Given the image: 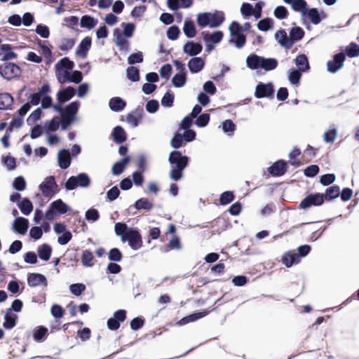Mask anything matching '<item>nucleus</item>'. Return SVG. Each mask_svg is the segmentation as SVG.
Masks as SVG:
<instances>
[{"label": "nucleus", "instance_id": "39", "mask_svg": "<svg viewBox=\"0 0 359 359\" xmlns=\"http://www.w3.org/2000/svg\"><path fill=\"white\" fill-rule=\"evenodd\" d=\"M18 208L24 215H29L33 210V204L27 198H23L21 201L17 203Z\"/></svg>", "mask_w": 359, "mask_h": 359}, {"label": "nucleus", "instance_id": "10", "mask_svg": "<svg viewBox=\"0 0 359 359\" xmlns=\"http://www.w3.org/2000/svg\"><path fill=\"white\" fill-rule=\"evenodd\" d=\"M274 86L271 82L267 83L259 82L255 88V96L258 99L273 98L274 96Z\"/></svg>", "mask_w": 359, "mask_h": 359}, {"label": "nucleus", "instance_id": "29", "mask_svg": "<svg viewBox=\"0 0 359 359\" xmlns=\"http://www.w3.org/2000/svg\"><path fill=\"white\" fill-rule=\"evenodd\" d=\"M263 56H259L255 53H252L246 58L247 67L252 69L255 70L260 69Z\"/></svg>", "mask_w": 359, "mask_h": 359}, {"label": "nucleus", "instance_id": "58", "mask_svg": "<svg viewBox=\"0 0 359 359\" xmlns=\"http://www.w3.org/2000/svg\"><path fill=\"white\" fill-rule=\"evenodd\" d=\"M273 14L279 20L286 19L289 15L288 11L284 6H278L275 8Z\"/></svg>", "mask_w": 359, "mask_h": 359}, {"label": "nucleus", "instance_id": "36", "mask_svg": "<svg viewBox=\"0 0 359 359\" xmlns=\"http://www.w3.org/2000/svg\"><path fill=\"white\" fill-rule=\"evenodd\" d=\"M74 67V62L67 57L62 58L55 65L56 72H59L60 70L69 72L72 70Z\"/></svg>", "mask_w": 359, "mask_h": 359}, {"label": "nucleus", "instance_id": "55", "mask_svg": "<svg viewBox=\"0 0 359 359\" xmlns=\"http://www.w3.org/2000/svg\"><path fill=\"white\" fill-rule=\"evenodd\" d=\"M123 254L117 248H111L108 253V259L111 262H118L121 261Z\"/></svg>", "mask_w": 359, "mask_h": 359}, {"label": "nucleus", "instance_id": "57", "mask_svg": "<svg viewBox=\"0 0 359 359\" xmlns=\"http://www.w3.org/2000/svg\"><path fill=\"white\" fill-rule=\"evenodd\" d=\"M144 60L143 53L141 51H137L131 53L128 57V63L130 65L136 63H141Z\"/></svg>", "mask_w": 359, "mask_h": 359}, {"label": "nucleus", "instance_id": "40", "mask_svg": "<svg viewBox=\"0 0 359 359\" xmlns=\"http://www.w3.org/2000/svg\"><path fill=\"white\" fill-rule=\"evenodd\" d=\"M278 65V60L273 57H262L260 69L266 72H270L277 68Z\"/></svg>", "mask_w": 359, "mask_h": 359}, {"label": "nucleus", "instance_id": "33", "mask_svg": "<svg viewBox=\"0 0 359 359\" xmlns=\"http://www.w3.org/2000/svg\"><path fill=\"white\" fill-rule=\"evenodd\" d=\"M18 316L11 312V310H7L4 315V322L3 326L6 330L13 329L17 323Z\"/></svg>", "mask_w": 359, "mask_h": 359}, {"label": "nucleus", "instance_id": "24", "mask_svg": "<svg viewBox=\"0 0 359 359\" xmlns=\"http://www.w3.org/2000/svg\"><path fill=\"white\" fill-rule=\"evenodd\" d=\"M113 141L116 144H122L127 140V133L121 126H116L111 131Z\"/></svg>", "mask_w": 359, "mask_h": 359}, {"label": "nucleus", "instance_id": "15", "mask_svg": "<svg viewBox=\"0 0 359 359\" xmlns=\"http://www.w3.org/2000/svg\"><path fill=\"white\" fill-rule=\"evenodd\" d=\"M72 156L69 149H62L57 154L58 166L63 170L67 169L72 163Z\"/></svg>", "mask_w": 359, "mask_h": 359}, {"label": "nucleus", "instance_id": "2", "mask_svg": "<svg viewBox=\"0 0 359 359\" xmlns=\"http://www.w3.org/2000/svg\"><path fill=\"white\" fill-rule=\"evenodd\" d=\"M190 158L183 155L178 150L172 151L168 156V162L171 165L170 178L173 181H179L183 177V172L188 166Z\"/></svg>", "mask_w": 359, "mask_h": 359}, {"label": "nucleus", "instance_id": "20", "mask_svg": "<svg viewBox=\"0 0 359 359\" xmlns=\"http://www.w3.org/2000/svg\"><path fill=\"white\" fill-rule=\"evenodd\" d=\"M209 313L208 311L203 310L201 311H195L189 315H187L180 319L177 324L182 326L187 325L189 323L194 322L197 320H199L205 316H206Z\"/></svg>", "mask_w": 359, "mask_h": 359}, {"label": "nucleus", "instance_id": "9", "mask_svg": "<svg viewBox=\"0 0 359 359\" xmlns=\"http://www.w3.org/2000/svg\"><path fill=\"white\" fill-rule=\"evenodd\" d=\"M21 74V69L18 65L13 62H6L0 66V74L5 79L11 80L15 77L19 76Z\"/></svg>", "mask_w": 359, "mask_h": 359}, {"label": "nucleus", "instance_id": "3", "mask_svg": "<svg viewBox=\"0 0 359 359\" xmlns=\"http://www.w3.org/2000/svg\"><path fill=\"white\" fill-rule=\"evenodd\" d=\"M304 34L305 32L302 27L295 26L290 30L289 36L285 29H279L275 34V39L281 46L285 49H290L295 42L303 39Z\"/></svg>", "mask_w": 359, "mask_h": 359}, {"label": "nucleus", "instance_id": "21", "mask_svg": "<svg viewBox=\"0 0 359 359\" xmlns=\"http://www.w3.org/2000/svg\"><path fill=\"white\" fill-rule=\"evenodd\" d=\"M282 263L287 268L300 262L299 256L292 250L285 252L282 256Z\"/></svg>", "mask_w": 359, "mask_h": 359}, {"label": "nucleus", "instance_id": "41", "mask_svg": "<svg viewBox=\"0 0 359 359\" xmlns=\"http://www.w3.org/2000/svg\"><path fill=\"white\" fill-rule=\"evenodd\" d=\"M340 188L338 185H333L326 189L325 194H323L325 201H331L339 196Z\"/></svg>", "mask_w": 359, "mask_h": 359}, {"label": "nucleus", "instance_id": "47", "mask_svg": "<svg viewBox=\"0 0 359 359\" xmlns=\"http://www.w3.org/2000/svg\"><path fill=\"white\" fill-rule=\"evenodd\" d=\"M257 26L259 30L267 32L273 28V20L268 17L263 18L258 22Z\"/></svg>", "mask_w": 359, "mask_h": 359}, {"label": "nucleus", "instance_id": "61", "mask_svg": "<svg viewBox=\"0 0 359 359\" xmlns=\"http://www.w3.org/2000/svg\"><path fill=\"white\" fill-rule=\"evenodd\" d=\"M85 217L88 222H95L99 219L100 213L97 209L90 208L86 212Z\"/></svg>", "mask_w": 359, "mask_h": 359}, {"label": "nucleus", "instance_id": "56", "mask_svg": "<svg viewBox=\"0 0 359 359\" xmlns=\"http://www.w3.org/2000/svg\"><path fill=\"white\" fill-rule=\"evenodd\" d=\"M346 54L349 57H358L359 55V46L354 42H351L346 48Z\"/></svg>", "mask_w": 359, "mask_h": 359}, {"label": "nucleus", "instance_id": "11", "mask_svg": "<svg viewBox=\"0 0 359 359\" xmlns=\"http://www.w3.org/2000/svg\"><path fill=\"white\" fill-rule=\"evenodd\" d=\"M126 319V311L119 309L114 313L111 318L107 320V327L109 330L114 331L117 330L121 325V323L124 322Z\"/></svg>", "mask_w": 359, "mask_h": 359}, {"label": "nucleus", "instance_id": "32", "mask_svg": "<svg viewBox=\"0 0 359 359\" xmlns=\"http://www.w3.org/2000/svg\"><path fill=\"white\" fill-rule=\"evenodd\" d=\"M13 102L14 98L10 93H0V110L11 109Z\"/></svg>", "mask_w": 359, "mask_h": 359}, {"label": "nucleus", "instance_id": "4", "mask_svg": "<svg viewBox=\"0 0 359 359\" xmlns=\"http://www.w3.org/2000/svg\"><path fill=\"white\" fill-rule=\"evenodd\" d=\"M224 14L222 11L200 13L196 17L197 25L201 28L206 27L210 28L218 27L224 22Z\"/></svg>", "mask_w": 359, "mask_h": 359}, {"label": "nucleus", "instance_id": "62", "mask_svg": "<svg viewBox=\"0 0 359 359\" xmlns=\"http://www.w3.org/2000/svg\"><path fill=\"white\" fill-rule=\"evenodd\" d=\"M121 26L123 28V34L126 38H130L133 36L135 29V25L133 22H123Z\"/></svg>", "mask_w": 359, "mask_h": 359}, {"label": "nucleus", "instance_id": "49", "mask_svg": "<svg viewBox=\"0 0 359 359\" xmlns=\"http://www.w3.org/2000/svg\"><path fill=\"white\" fill-rule=\"evenodd\" d=\"M126 76L128 79L133 82H137L140 80V70L137 67L130 66L126 69Z\"/></svg>", "mask_w": 359, "mask_h": 359}, {"label": "nucleus", "instance_id": "22", "mask_svg": "<svg viewBox=\"0 0 359 359\" xmlns=\"http://www.w3.org/2000/svg\"><path fill=\"white\" fill-rule=\"evenodd\" d=\"M187 66L191 73L197 74L204 68L205 60L201 57H194L189 60Z\"/></svg>", "mask_w": 359, "mask_h": 359}, {"label": "nucleus", "instance_id": "51", "mask_svg": "<svg viewBox=\"0 0 359 359\" xmlns=\"http://www.w3.org/2000/svg\"><path fill=\"white\" fill-rule=\"evenodd\" d=\"M185 144L182 134L176 133L170 140V145L175 149H180Z\"/></svg>", "mask_w": 359, "mask_h": 359}, {"label": "nucleus", "instance_id": "27", "mask_svg": "<svg viewBox=\"0 0 359 359\" xmlns=\"http://www.w3.org/2000/svg\"><path fill=\"white\" fill-rule=\"evenodd\" d=\"M0 55H3L2 60L5 62L17 57V54L12 50V46L8 43L0 44Z\"/></svg>", "mask_w": 359, "mask_h": 359}, {"label": "nucleus", "instance_id": "28", "mask_svg": "<svg viewBox=\"0 0 359 359\" xmlns=\"http://www.w3.org/2000/svg\"><path fill=\"white\" fill-rule=\"evenodd\" d=\"M297 70L307 72L310 69V65L307 56L305 54H300L294 60Z\"/></svg>", "mask_w": 359, "mask_h": 359}, {"label": "nucleus", "instance_id": "6", "mask_svg": "<svg viewBox=\"0 0 359 359\" xmlns=\"http://www.w3.org/2000/svg\"><path fill=\"white\" fill-rule=\"evenodd\" d=\"M229 30L232 36L229 42L234 43L237 48H243L246 43V36L241 30V24L237 21H233L229 25Z\"/></svg>", "mask_w": 359, "mask_h": 359}, {"label": "nucleus", "instance_id": "63", "mask_svg": "<svg viewBox=\"0 0 359 359\" xmlns=\"http://www.w3.org/2000/svg\"><path fill=\"white\" fill-rule=\"evenodd\" d=\"M336 176L333 173H327L320 177V183L323 186H329L334 182Z\"/></svg>", "mask_w": 359, "mask_h": 359}, {"label": "nucleus", "instance_id": "17", "mask_svg": "<svg viewBox=\"0 0 359 359\" xmlns=\"http://www.w3.org/2000/svg\"><path fill=\"white\" fill-rule=\"evenodd\" d=\"M202 50V44L194 41H188L183 46V52L193 57L201 53Z\"/></svg>", "mask_w": 359, "mask_h": 359}, {"label": "nucleus", "instance_id": "1", "mask_svg": "<svg viewBox=\"0 0 359 359\" xmlns=\"http://www.w3.org/2000/svg\"><path fill=\"white\" fill-rule=\"evenodd\" d=\"M114 232L122 242H128L133 250H137L143 245L142 235L137 228L129 227L124 222H117L114 225Z\"/></svg>", "mask_w": 359, "mask_h": 359}, {"label": "nucleus", "instance_id": "45", "mask_svg": "<svg viewBox=\"0 0 359 359\" xmlns=\"http://www.w3.org/2000/svg\"><path fill=\"white\" fill-rule=\"evenodd\" d=\"M60 118L58 116H54L51 120L47 121L43 126L46 133L57 131L60 127Z\"/></svg>", "mask_w": 359, "mask_h": 359}, {"label": "nucleus", "instance_id": "30", "mask_svg": "<svg viewBox=\"0 0 359 359\" xmlns=\"http://www.w3.org/2000/svg\"><path fill=\"white\" fill-rule=\"evenodd\" d=\"M201 34L204 41H207L215 44L219 43L222 40L224 36L223 32L219 30L215 31L212 33L203 32Z\"/></svg>", "mask_w": 359, "mask_h": 359}, {"label": "nucleus", "instance_id": "37", "mask_svg": "<svg viewBox=\"0 0 359 359\" xmlns=\"http://www.w3.org/2000/svg\"><path fill=\"white\" fill-rule=\"evenodd\" d=\"M97 20L94 17L89 15H84L80 20V26L82 28L91 30L97 25Z\"/></svg>", "mask_w": 359, "mask_h": 359}, {"label": "nucleus", "instance_id": "16", "mask_svg": "<svg viewBox=\"0 0 359 359\" xmlns=\"http://www.w3.org/2000/svg\"><path fill=\"white\" fill-rule=\"evenodd\" d=\"M76 94V90L73 86H67L59 90L56 94L57 101L60 104H65L70 100Z\"/></svg>", "mask_w": 359, "mask_h": 359}, {"label": "nucleus", "instance_id": "35", "mask_svg": "<svg viewBox=\"0 0 359 359\" xmlns=\"http://www.w3.org/2000/svg\"><path fill=\"white\" fill-rule=\"evenodd\" d=\"M52 248L47 243L39 245L37 248V254L39 257L43 261H48L52 254Z\"/></svg>", "mask_w": 359, "mask_h": 359}, {"label": "nucleus", "instance_id": "23", "mask_svg": "<svg viewBox=\"0 0 359 359\" xmlns=\"http://www.w3.org/2000/svg\"><path fill=\"white\" fill-rule=\"evenodd\" d=\"M92 40L89 36L85 37L76 49V55L83 58H86L88 50L91 46Z\"/></svg>", "mask_w": 359, "mask_h": 359}, {"label": "nucleus", "instance_id": "46", "mask_svg": "<svg viewBox=\"0 0 359 359\" xmlns=\"http://www.w3.org/2000/svg\"><path fill=\"white\" fill-rule=\"evenodd\" d=\"M302 72L297 69L292 68L290 70L288 74V80L290 83L295 86H297L300 83Z\"/></svg>", "mask_w": 359, "mask_h": 359}, {"label": "nucleus", "instance_id": "7", "mask_svg": "<svg viewBox=\"0 0 359 359\" xmlns=\"http://www.w3.org/2000/svg\"><path fill=\"white\" fill-rule=\"evenodd\" d=\"M43 195L48 198L53 197L57 192V184L54 176H48L45 181L40 184L39 187Z\"/></svg>", "mask_w": 359, "mask_h": 359}, {"label": "nucleus", "instance_id": "12", "mask_svg": "<svg viewBox=\"0 0 359 359\" xmlns=\"http://www.w3.org/2000/svg\"><path fill=\"white\" fill-rule=\"evenodd\" d=\"M346 54L344 53L340 52L336 53L333 59L327 62V72L332 74L338 72L344 66Z\"/></svg>", "mask_w": 359, "mask_h": 359}, {"label": "nucleus", "instance_id": "64", "mask_svg": "<svg viewBox=\"0 0 359 359\" xmlns=\"http://www.w3.org/2000/svg\"><path fill=\"white\" fill-rule=\"evenodd\" d=\"M13 189L18 191H22L26 188V182L25 178L22 176H18L15 177L13 182Z\"/></svg>", "mask_w": 359, "mask_h": 359}, {"label": "nucleus", "instance_id": "26", "mask_svg": "<svg viewBox=\"0 0 359 359\" xmlns=\"http://www.w3.org/2000/svg\"><path fill=\"white\" fill-rule=\"evenodd\" d=\"M130 161V156H126L122 158L120 161L114 163L111 168V172L114 175L118 176L123 173L127 165Z\"/></svg>", "mask_w": 359, "mask_h": 359}, {"label": "nucleus", "instance_id": "48", "mask_svg": "<svg viewBox=\"0 0 359 359\" xmlns=\"http://www.w3.org/2000/svg\"><path fill=\"white\" fill-rule=\"evenodd\" d=\"M48 334V328L40 325L36 328L33 334V338L36 341L40 342L44 340Z\"/></svg>", "mask_w": 359, "mask_h": 359}, {"label": "nucleus", "instance_id": "38", "mask_svg": "<svg viewBox=\"0 0 359 359\" xmlns=\"http://www.w3.org/2000/svg\"><path fill=\"white\" fill-rule=\"evenodd\" d=\"M51 208H53L54 211L57 214L63 215L70 210L69 206H68L62 199H57L53 201L51 203Z\"/></svg>", "mask_w": 359, "mask_h": 359}, {"label": "nucleus", "instance_id": "60", "mask_svg": "<svg viewBox=\"0 0 359 359\" xmlns=\"http://www.w3.org/2000/svg\"><path fill=\"white\" fill-rule=\"evenodd\" d=\"M42 115L41 108L38 107L33 111L31 114L27 118V123L29 126H32L34 122L39 121Z\"/></svg>", "mask_w": 359, "mask_h": 359}, {"label": "nucleus", "instance_id": "54", "mask_svg": "<svg viewBox=\"0 0 359 359\" xmlns=\"http://www.w3.org/2000/svg\"><path fill=\"white\" fill-rule=\"evenodd\" d=\"M175 100L174 94L168 90L167 91L161 99V104L165 107H171L173 105Z\"/></svg>", "mask_w": 359, "mask_h": 359}, {"label": "nucleus", "instance_id": "8", "mask_svg": "<svg viewBox=\"0 0 359 359\" xmlns=\"http://www.w3.org/2000/svg\"><path fill=\"white\" fill-rule=\"evenodd\" d=\"M324 203L323 194L314 193L308 194L299 203V208L306 210L312 206H320Z\"/></svg>", "mask_w": 359, "mask_h": 359}, {"label": "nucleus", "instance_id": "52", "mask_svg": "<svg viewBox=\"0 0 359 359\" xmlns=\"http://www.w3.org/2000/svg\"><path fill=\"white\" fill-rule=\"evenodd\" d=\"M222 130L229 136L232 135L236 130V125L231 119H226L222 123Z\"/></svg>", "mask_w": 359, "mask_h": 359}, {"label": "nucleus", "instance_id": "19", "mask_svg": "<svg viewBox=\"0 0 359 359\" xmlns=\"http://www.w3.org/2000/svg\"><path fill=\"white\" fill-rule=\"evenodd\" d=\"M28 228L29 220L25 217H17L12 224L13 231L20 235H25Z\"/></svg>", "mask_w": 359, "mask_h": 359}, {"label": "nucleus", "instance_id": "14", "mask_svg": "<svg viewBox=\"0 0 359 359\" xmlns=\"http://www.w3.org/2000/svg\"><path fill=\"white\" fill-rule=\"evenodd\" d=\"M27 285L30 287H36L39 286L48 285V280L46 277L39 273H29L27 274Z\"/></svg>", "mask_w": 359, "mask_h": 359}, {"label": "nucleus", "instance_id": "53", "mask_svg": "<svg viewBox=\"0 0 359 359\" xmlns=\"http://www.w3.org/2000/svg\"><path fill=\"white\" fill-rule=\"evenodd\" d=\"M93 252L88 250H85L82 252L81 256V262L83 266L86 267H90L93 265Z\"/></svg>", "mask_w": 359, "mask_h": 359}, {"label": "nucleus", "instance_id": "43", "mask_svg": "<svg viewBox=\"0 0 359 359\" xmlns=\"http://www.w3.org/2000/svg\"><path fill=\"white\" fill-rule=\"evenodd\" d=\"M290 6L294 11L299 12L302 17H306V11L309 8V5L306 1L294 0Z\"/></svg>", "mask_w": 359, "mask_h": 359}, {"label": "nucleus", "instance_id": "42", "mask_svg": "<svg viewBox=\"0 0 359 359\" xmlns=\"http://www.w3.org/2000/svg\"><path fill=\"white\" fill-rule=\"evenodd\" d=\"M183 32L184 35L189 39H192L196 35V29L191 20H186L184 22Z\"/></svg>", "mask_w": 359, "mask_h": 359}, {"label": "nucleus", "instance_id": "34", "mask_svg": "<svg viewBox=\"0 0 359 359\" xmlns=\"http://www.w3.org/2000/svg\"><path fill=\"white\" fill-rule=\"evenodd\" d=\"M126 106V102L120 97H114L109 102V107L113 111H121Z\"/></svg>", "mask_w": 359, "mask_h": 359}, {"label": "nucleus", "instance_id": "25", "mask_svg": "<svg viewBox=\"0 0 359 359\" xmlns=\"http://www.w3.org/2000/svg\"><path fill=\"white\" fill-rule=\"evenodd\" d=\"M79 106V101L70 102L65 107L62 118H72L73 120H76V114L78 113Z\"/></svg>", "mask_w": 359, "mask_h": 359}, {"label": "nucleus", "instance_id": "50", "mask_svg": "<svg viewBox=\"0 0 359 359\" xmlns=\"http://www.w3.org/2000/svg\"><path fill=\"white\" fill-rule=\"evenodd\" d=\"M235 198L233 191H225L219 196V203L222 205H226L231 203Z\"/></svg>", "mask_w": 359, "mask_h": 359}, {"label": "nucleus", "instance_id": "13", "mask_svg": "<svg viewBox=\"0 0 359 359\" xmlns=\"http://www.w3.org/2000/svg\"><path fill=\"white\" fill-rule=\"evenodd\" d=\"M287 170V162L283 159L276 161L267 168L269 173L273 177L283 176L286 173Z\"/></svg>", "mask_w": 359, "mask_h": 359}, {"label": "nucleus", "instance_id": "18", "mask_svg": "<svg viewBox=\"0 0 359 359\" xmlns=\"http://www.w3.org/2000/svg\"><path fill=\"white\" fill-rule=\"evenodd\" d=\"M306 16L309 18L313 25H318L327 18V14L323 11H319L316 8L309 7L306 11Z\"/></svg>", "mask_w": 359, "mask_h": 359}, {"label": "nucleus", "instance_id": "44", "mask_svg": "<svg viewBox=\"0 0 359 359\" xmlns=\"http://www.w3.org/2000/svg\"><path fill=\"white\" fill-rule=\"evenodd\" d=\"M187 81V72H178L172 78V83L175 88L183 87Z\"/></svg>", "mask_w": 359, "mask_h": 359}, {"label": "nucleus", "instance_id": "5", "mask_svg": "<svg viewBox=\"0 0 359 359\" xmlns=\"http://www.w3.org/2000/svg\"><path fill=\"white\" fill-rule=\"evenodd\" d=\"M91 183L89 175L86 172H80L77 175L69 177L65 183L67 191H72L78 187L88 188Z\"/></svg>", "mask_w": 359, "mask_h": 359}, {"label": "nucleus", "instance_id": "59", "mask_svg": "<svg viewBox=\"0 0 359 359\" xmlns=\"http://www.w3.org/2000/svg\"><path fill=\"white\" fill-rule=\"evenodd\" d=\"M210 114L208 113H203L197 116L195 121V125L199 128L205 127L210 121Z\"/></svg>", "mask_w": 359, "mask_h": 359}, {"label": "nucleus", "instance_id": "31", "mask_svg": "<svg viewBox=\"0 0 359 359\" xmlns=\"http://www.w3.org/2000/svg\"><path fill=\"white\" fill-rule=\"evenodd\" d=\"M137 210L150 211L154 208V204L147 198H140L137 199L135 203L130 206Z\"/></svg>", "mask_w": 359, "mask_h": 359}]
</instances>
